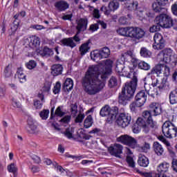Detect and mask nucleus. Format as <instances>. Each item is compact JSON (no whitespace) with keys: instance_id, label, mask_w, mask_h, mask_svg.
Listing matches in <instances>:
<instances>
[{"instance_id":"obj_31","label":"nucleus","mask_w":177,"mask_h":177,"mask_svg":"<svg viewBox=\"0 0 177 177\" xmlns=\"http://www.w3.org/2000/svg\"><path fill=\"white\" fill-rule=\"evenodd\" d=\"M17 75L19 78V82L21 84H24L27 81V76L24 74V71H23V68L19 67L17 70Z\"/></svg>"},{"instance_id":"obj_28","label":"nucleus","mask_w":177,"mask_h":177,"mask_svg":"<svg viewBox=\"0 0 177 177\" xmlns=\"http://www.w3.org/2000/svg\"><path fill=\"white\" fill-rule=\"evenodd\" d=\"M153 149L154 152L158 156H162L164 154V147L158 142H154L153 144Z\"/></svg>"},{"instance_id":"obj_22","label":"nucleus","mask_w":177,"mask_h":177,"mask_svg":"<svg viewBox=\"0 0 177 177\" xmlns=\"http://www.w3.org/2000/svg\"><path fill=\"white\" fill-rule=\"evenodd\" d=\"M120 2H126V6L128 10H137L138 6H139V3L138 1H134L133 0H119Z\"/></svg>"},{"instance_id":"obj_13","label":"nucleus","mask_w":177,"mask_h":177,"mask_svg":"<svg viewBox=\"0 0 177 177\" xmlns=\"http://www.w3.org/2000/svg\"><path fill=\"white\" fill-rule=\"evenodd\" d=\"M117 142L125 145L129 147H135L136 146V140L127 134L122 135L116 138Z\"/></svg>"},{"instance_id":"obj_40","label":"nucleus","mask_w":177,"mask_h":177,"mask_svg":"<svg viewBox=\"0 0 177 177\" xmlns=\"http://www.w3.org/2000/svg\"><path fill=\"white\" fill-rule=\"evenodd\" d=\"M92 124H93V119L92 118V115H89L84 120V127L86 129H88V128H91V127H92Z\"/></svg>"},{"instance_id":"obj_3","label":"nucleus","mask_w":177,"mask_h":177,"mask_svg":"<svg viewBox=\"0 0 177 177\" xmlns=\"http://www.w3.org/2000/svg\"><path fill=\"white\" fill-rule=\"evenodd\" d=\"M165 77L162 78L160 82L158 79H156L151 83L153 87L157 86L160 92H164V91H169L171 89V85L169 82H168V77L171 74V68L167 65H162V72Z\"/></svg>"},{"instance_id":"obj_45","label":"nucleus","mask_w":177,"mask_h":177,"mask_svg":"<svg viewBox=\"0 0 177 177\" xmlns=\"http://www.w3.org/2000/svg\"><path fill=\"white\" fill-rule=\"evenodd\" d=\"M140 53L142 57H150V56H151V53L150 52V50H149L145 47H142L140 48Z\"/></svg>"},{"instance_id":"obj_23","label":"nucleus","mask_w":177,"mask_h":177,"mask_svg":"<svg viewBox=\"0 0 177 177\" xmlns=\"http://www.w3.org/2000/svg\"><path fill=\"white\" fill-rule=\"evenodd\" d=\"M37 52L41 57H49L53 55V50L48 46H44L43 49H39Z\"/></svg>"},{"instance_id":"obj_54","label":"nucleus","mask_w":177,"mask_h":177,"mask_svg":"<svg viewBox=\"0 0 177 177\" xmlns=\"http://www.w3.org/2000/svg\"><path fill=\"white\" fill-rule=\"evenodd\" d=\"M84 118H85V114L80 112L75 120V122L76 124H81V122H82L84 121Z\"/></svg>"},{"instance_id":"obj_29","label":"nucleus","mask_w":177,"mask_h":177,"mask_svg":"<svg viewBox=\"0 0 177 177\" xmlns=\"http://www.w3.org/2000/svg\"><path fill=\"white\" fill-rule=\"evenodd\" d=\"M131 28H132V27L129 26L126 28H119L117 32L119 35H122V37H129L131 38Z\"/></svg>"},{"instance_id":"obj_35","label":"nucleus","mask_w":177,"mask_h":177,"mask_svg":"<svg viewBox=\"0 0 177 177\" xmlns=\"http://www.w3.org/2000/svg\"><path fill=\"white\" fill-rule=\"evenodd\" d=\"M124 61H121V59H118L116 61V65H115V72L119 74V75H121L122 71H124V68H125V66L124 65Z\"/></svg>"},{"instance_id":"obj_64","label":"nucleus","mask_w":177,"mask_h":177,"mask_svg":"<svg viewBox=\"0 0 177 177\" xmlns=\"http://www.w3.org/2000/svg\"><path fill=\"white\" fill-rule=\"evenodd\" d=\"M101 12H103L106 16H109L110 13H111V11L109 10V8H107L105 6H102L100 8Z\"/></svg>"},{"instance_id":"obj_48","label":"nucleus","mask_w":177,"mask_h":177,"mask_svg":"<svg viewBox=\"0 0 177 177\" xmlns=\"http://www.w3.org/2000/svg\"><path fill=\"white\" fill-rule=\"evenodd\" d=\"M52 86V83L46 82L44 83V86L42 87V91L44 93H49L50 92V88Z\"/></svg>"},{"instance_id":"obj_34","label":"nucleus","mask_w":177,"mask_h":177,"mask_svg":"<svg viewBox=\"0 0 177 177\" xmlns=\"http://www.w3.org/2000/svg\"><path fill=\"white\" fill-rule=\"evenodd\" d=\"M7 170L10 174H13L14 177L17 176V172L19 171V168L17 167V165L16 163L13 162L7 166Z\"/></svg>"},{"instance_id":"obj_47","label":"nucleus","mask_w":177,"mask_h":177,"mask_svg":"<svg viewBox=\"0 0 177 177\" xmlns=\"http://www.w3.org/2000/svg\"><path fill=\"white\" fill-rule=\"evenodd\" d=\"M60 89H62V84H60V82H57L53 89L54 95L60 93Z\"/></svg>"},{"instance_id":"obj_53","label":"nucleus","mask_w":177,"mask_h":177,"mask_svg":"<svg viewBox=\"0 0 177 177\" xmlns=\"http://www.w3.org/2000/svg\"><path fill=\"white\" fill-rule=\"evenodd\" d=\"M26 67L28 68V70H32L37 67V62L34 60H30L26 64Z\"/></svg>"},{"instance_id":"obj_55","label":"nucleus","mask_w":177,"mask_h":177,"mask_svg":"<svg viewBox=\"0 0 177 177\" xmlns=\"http://www.w3.org/2000/svg\"><path fill=\"white\" fill-rule=\"evenodd\" d=\"M126 161L130 168L135 167V161L133 160V158L131 156H128L126 158Z\"/></svg>"},{"instance_id":"obj_11","label":"nucleus","mask_w":177,"mask_h":177,"mask_svg":"<svg viewBox=\"0 0 177 177\" xmlns=\"http://www.w3.org/2000/svg\"><path fill=\"white\" fill-rule=\"evenodd\" d=\"M169 171V163L163 162L157 167V173H153V177H171L168 176Z\"/></svg>"},{"instance_id":"obj_2","label":"nucleus","mask_w":177,"mask_h":177,"mask_svg":"<svg viewBox=\"0 0 177 177\" xmlns=\"http://www.w3.org/2000/svg\"><path fill=\"white\" fill-rule=\"evenodd\" d=\"M120 76L131 78V81L127 82L122 87L121 93L118 95V103L122 106H127L128 102L133 99L136 86H138V73L135 72V69L129 66H124Z\"/></svg>"},{"instance_id":"obj_18","label":"nucleus","mask_w":177,"mask_h":177,"mask_svg":"<svg viewBox=\"0 0 177 177\" xmlns=\"http://www.w3.org/2000/svg\"><path fill=\"white\" fill-rule=\"evenodd\" d=\"M86 28H88V19L80 18L78 20L77 25L76 26L77 34H80L81 31H86Z\"/></svg>"},{"instance_id":"obj_61","label":"nucleus","mask_w":177,"mask_h":177,"mask_svg":"<svg viewBox=\"0 0 177 177\" xmlns=\"http://www.w3.org/2000/svg\"><path fill=\"white\" fill-rule=\"evenodd\" d=\"M34 106L35 107L36 110H41V109H42V103H41V101L38 100H35Z\"/></svg>"},{"instance_id":"obj_1","label":"nucleus","mask_w":177,"mask_h":177,"mask_svg":"<svg viewBox=\"0 0 177 177\" xmlns=\"http://www.w3.org/2000/svg\"><path fill=\"white\" fill-rule=\"evenodd\" d=\"M113 60L109 59L104 61V66L102 69L99 65L88 67L82 80V85L88 95H96L104 88V81L113 70Z\"/></svg>"},{"instance_id":"obj_26","label":"nucleus","mask_w":177,"mask_h":177,"mask_svg":"<svg viewBox=\"0 0 177 177\" xmlns=\"http://www.w3.org/2000/svg\"><path fill=\"white\" fill-rule=\"evenodd\" d=\"M60 42L62 45H63V46H68V48H71L72 49L77 46V44L74 42V41L73 40V37L64 38L60 41Z\"/></svg>"},{"instance_id":"obj_4","label":"nucleus","mask_w":177,"mask_h":177,"mask_svg":"<svg viewBox=\"0 0 177 177\" xmlns=\"http://www.w3.org/2000/svg\"><path fill=\"white\" fill-rule=\"evenodd\" d=\"M117 114H118V107L113 106L111 108L109 105L103 106L100 111L101 117H107L106 122L108 124L113 123L114 120L117 118Z\"/></svg>"},{"instance_id":"obj_7","label":"nucleus","mask_w":177,"mask_h":177,"mask_svg":"<svg viewBox=\"0 0 177 177\" xmlns=\"http://www.w3.org/2000/svg\"><path fill=\"white\" fill-rule=\"evenodd\" d=\"M172 17L167 14L161 13L156 16L154 20L156 24H159L162 28H171L172 27Z\"/></svg>"},{"instance_id":"obj_19","label":"nucleus","mask_w":177,"mask_h":177,"mask_svg":"<svg viewBox=\"0 0 177 177\" xmlns=\"http://www.w3.org/2000/svg\"><path fill=\"white\" fill-rule=\"evenodd\" d=\"M55 8L58 10V12H65L68 8H70V4L64 0H60L56 1L54 4Z\"/></svg>"},{"instance_id":"obj_60","label":"nucleus","mask_w":177,"mask_h":177,"mask_svg":"<svg viewBox=\"0 0 177 177\" xmlns=\"http://www.w3.org/2000/svg\"><path fill=\"white\" fill-rule=\"evenodd\" d=\"M131 62L133 64V67H134V68H136V67H138V68H139V67L140 66V64L141 62L140 60H139L136 58H132Z\"/></svg>"},{"instance_id":"obj_41","label":"nucleus","mask_w":177,"mask_h":177,"mask_svg":"<svg viewBox=\"0 0 177 177\" xmlns=\"http://www.w3.org/2000/svg\"><path fill=\"white\" fill-rule=\"evenodd\" d=\"M117 85H118V79L114 76L111 77L108 82L109 88H115Z\"/></svg>"},{"instance_id":"obj_33","label":"nucleus","mask_w":177,"mask_h":177,"mask_svg":"<svg viewBox=\"0 0 177 177\" xmlns=\"http://www.w3.org/2000/svg\"><path fill=\"white\" fill-rule=\"evenodd\" d=\"M133 57V53L131 50H127L122 54L120 60L124 63V62H129V60H132Z\"/></svg>"},{"instance_id":"obj_52","label":"nucleus","mask_w":177,"mask_h":177,"mask_svg":"<svg viewBox=\"0 0 177 177\" xmlns=\"http://www.w3.org/2000/svg\"><path fill=\"white\" fill-rule=\"evenodd\" d=\"M62 133L66 138H67V139H73L74 138L73 132H71V129L70 128H66L65 131L62 132Z\"/></svg>"},{"instance_id":"obj_51","label":"nucleus","mask_w":177,"mask_h":177,"mask_svg":"<svg viewBox=\"0 0 177 177\" xmlns=\"http://www.w3.org/2000/svg\"><path fill=\"white\" fill-rule=\"evenodd\" d=\"M39 116L41 120H48L49 117V109H44L39 113Z\"/></svg>"},{"instance_id":"obj_56","label":"nucleus","mask_w":177,"mask_h":177,"mask_svg":"<svg viewBox=\"0 0 177 177\" xmlns=\"http://www.w3.org/2000/svg\"><path fill=\"white\" fill-rule=\"evenodd\" d=\"M119 24L122 26H127L129 24V20L126 17H120L119 18Z\"/></svg>"},{"instance_id":"obj_57","label":"nucleus","mask_w":177,"mask_h":177,"mask_svg":"<svg viewBox=\"0 0 177 177\" xmlns=\"http://www.w3.org/2000/svg\"><path fill=\"white\" fill-rule=\"evenodd\" d=\"M6 94V88L5 87V84L3 83H0V97H3Z\"/></svg>"},{"instance_id":"obj_38","label":"nucleus","mask_w":177,"mask_h":177,"mask_svg":"<svg viewBox=\"0 0 177 177\" xmlns=\"http://www.w3.org/2000/svg\"><path fill=\"white\" fill-rule=\"evenodd\" d=\"M141 128H142L145 133H149V132H150V128H154V122H152V125L146 122H144V123L142 122Z\"/></svg>"},{"instance_id":"obj_25","label":"nucleus","mask_w":177,"mask_h":177,"mask_svg":"<svg viewBox=\"0 0 177 177\" xmlns=\"http://www.w3.org/2000/svg\"><path fill=\"white\" fill-rule=\"evenodd\" d=\"M89 44H91V40H88L86 42L81 44L79 48V52L81 56H85L88 52L91 50V46H89Z\"/></svg>"},{"instance_id":"obj_20","label":"nucleus","mask_w":177,"mask_h":177,"mask_svg":"<svg viewBox=\"0 0 177 177\" xmlns=\"http://www.w3.org/2000/svg\"><path fill=\"white\" fill-rule=\"evenodd\" d=\"M20 26V21H14L12 24L11 25V33H10V37L11 38V39H12L13 41H19V37L15 36V35L16 34V31H17V28H19V26Z\"/></svg>"},{"instance_id":"obj_9","label":"nucleus","mask_w":177,"mask_h":177,"mask_svg":"<svg viewBox=\"0 0 177 177\" xmlns=\"http://www.w3.org/2000/svg\"><path fill=\"white\" fill-rule=\"evenodd\" d=\"M150 86V84H145L144 88L145 90L140 91L135 97L136 102L140 103L142 106L145 105V103L147 101V95H149V89L147 88Z\"/></svg>"},{"instance_id":"obj_44","label":"nucleus","mask_w":177,"mask_h":177,"mask_svg":"<svg viewBox=\"0 0 177 177\" xmlns=\"http://www.w3.org/2000/svg\"><path fill=\"white\" fill-rule=\"evenodd\" d=\"M169 102L171 104L177 103V91H171L169 94Z\"/></svg>"},{"instance_id":"obj_6","label":"nucleus","mask_w":177,"mask_h":177,"mask_svg":"<svg viewBox=\"0 0 177 177\" xmlns=\"http://www.w3.org/2000/svg\"><path fill=\"white\" fill-rule=\"evenodd\" d=\"M162 132L169 139L177 138V127L171 121H166L162 126Z\"/></svg>"},{"instance_id":"obj_15","label":"nucleus","mask_w":177,"mask_h":177,"mask_svg":"<svg viewBox=\"0 0 177 177\" xmlns=\"http://www.w3.org/2000/svg\"><path fill=\"white\" fill-rule=\"evenodd\" d=\"M108 151L111 156L120 158V156L122 154V145L120 144H115L113 147H109Z\"/></svg>"},{"instance_id":"obj_16","label":"nucleus","mask_w":177,"mask_h":177,"mask_svg":"<svg viewBox=\"0 0 177 177\" xmlns=\"http://www.w3.org/2000/svg\"><path fill=\"white\" fill-rule=\"evenodd\" d=\"M153 115V113L150 111H145L142 113V117L138 118V122H147V124H151V126L153 125V118L151 117Z\"/></svg>"},{"instance_id":"obj_5","label":"nucleus","mask_w":177,"mask_h":177,"mask_svg":"<svg viewBox=\"0 0 177 177\" xmlns=\"http://www.w3.org/2000/svg\"><path fill=\"white\" fill-rule=\"evenodd\" d=\"M172 49L165 48L161 50L158 56H161V62L166 64H169L172 68L176 67L177 64V57L175 55H172Z\"/></svg>"},{"instance_id":"obj_17","label":"nucleus","mask_w":177,"mask_h":177,"mask_svg":"<svg viewBox=\"0 0 177 177\" xmlns=\"http://www.w3.org/2000/svg\"><path fill=\"white\" fill-rule=\"evenodd\" d=\"M149 111L152 115H154L155 117L160 115V114L162 113L161 105L157 102H152L151 104H149Z\"/></svg>"},{"instance_id":"obj_42","label":"nucleus","mask_w":177,"mask_h":177,"mask_svg":"<svg viewBox=\"0 0 177 177\" xmlns=\"http://www.w3.org/2000/svg\"><path fill=\"white\" fill-rule=\"evenodd\" d=\"M142 106L143 105L136 100V102H133L130 104L129 109L132 113H136L138 108L142 107Z\"/></svg>"},{"instance_id":"obj_12","label":"nucleus","mask_w":177,"mask_h":177,"mask_svg":"<svg viewBox=\"0 0 177 177\" xmlns=\"http://www.w3.org/2000/svg\"><path fill=\"white\" fill-rule=\"evenodd\" d=\"M153 44L152 48L156 50H161V49H164L165 48V39L159 32L155 33L153 36Z\"/></svg>"},{"instance_id":"obj_63","label":"nucleus","mask_w":177,"mask_h":177,"mask_svg":"<svg viewBox=\"0 0 177 177\" xmlns=\"http://www.w3.org/2000/svg\"><path fill=\"white\" fill-rule=\"evenodd\" d=\"M88 133H90V135L93 133L94 135H97V136H99V135L102 133V129L99 128H95L93 130L90 131Z\"/></svg>"},{"instance_id":"obj_36","label":"nucleus","mask_w":177,"mask_h":177,"mask_svg":"<svg viewBox=\"0 0 177 177\" xmlns=\"http://www.w3.org/2000/svg\"><path fill=\"white\" fill-rule=\"evenodd\" d=\"M108 8L111 12H115V10L120 8V3H118L117 0H113L109 2Z\"/></svg>"},{"instance_id":"obj_8","label":"nucleus","mask_w":177,"mask_h":177,"mask_svg":"<svg viewBox=\"0 0 177 177\" xmlns=\"http://www.w3.org/2000/svg\"><path fill=\"white\" fill-rule=\"evenodd\" d=\"M110 56V48L104 47L101 50H95L91 53V59L93 62H99L102 59H107Z\"/></svg>"},{"instance_id":"obj_49","label":"nucleus","mask_w":177,"mask_h":177,"mask_svg":"<svg viewBox=\"0 0 177 177\" xmlns=\"http://www.w3.org/2000/svg\"><path fill=\"white\" fill-rule=\"evenodd\" d=\"M71 112L73 117L77 116V114H78V105L77 103L71 104Z\"/></svg>"},{"instance_id":"obj_58","label":"nucleus","mask_w":177,"mask_h":177,"mask_svg":"<svg viewBox=\"0 0 177 177\" xmlns=\"http://www.w3.org/2000/svg\"><path fill=\"white\" fill-rule=\"evenodd\" d=\"M160 30L161 26L160 24L153 25L149 28L150 32H157V31H160Z\"/></svg>"},{"instance_id":"obj_37","label":"nucleus","mask_w":177,"mask_h":177,"mask_svg":"<svg viewBox=\"0 0 177 177\" xmlns=\"http://www.w3.org/2000/svg\"><path fill=\"white\" fill-rule=\"evenodd\" d=\"M132 129L133 133H139L142 129V122H138V119H137L132 126Z\"/></svg>"},{"instance_id":"obj_27","label":"nucleus","mask_w":177,"mask_h":177,"mask_svg":"<svg viewBox=\"0 0 177 177\" xmlns=\"http://www.w3.org/2000/svg\"><path fill=\"white\" fill-rule=\"evenodd\" d=\"M74 87V82L71 78H66L63 85V90L64 92H71L73 91V88Z\"/></svg>"},{"instance_id":"obj_46","label":"nucleus","mask_w":177,"mask_h":177,"mask_svg":"<svg viewBox=\"0 0 177 177\" xmlns=\"http://www.w3.org/2000/svg\"><path fill=\"white\" fill-rule=\"evenodd\" d=\"M138 68H140V70H145V71H148V70H150L151 66L150 64H149L146 62L141 61V62H140V66Z\"/></svg>"},{"instance_id":"obj_62","label":"nucleus","mask_w":177,"mask_h":177,"mask_svg":"<svg viewBox=\"0 0 177 177\" xmlns=\"http://www.w3.org/2000/svg\"><path fill=\"white\" fill-rule=\"evenodd\" d=\"M12 104L13 107H16L17 109H20V107H21V104L20 103V102L17 101L15 98L12 99Z\"/></svg>"},{"instance_id":"obj_30","label":"nucleus","mask_w":177,"mask_h":177,"mask_svg":"<svg viewBox=\"0 0 177 177\" xmlns=\"http://www.w3.org/2000/svg\"><path fill=\"white\" fill-rule=\"evenodd\" d=\"M150 163L149 160V158L146 157L145 155H142L138 158V164L140 165V167H143L144 168H146L149 167V164Z\"/></svg>"},{"instance_id":"obj_24","label":"nucleus","mask_w":177,"mask_h":177,"mask_svg":"<svg viewBox=\"0 0 177 177\" xmlns=\"http://www.w3.org/2000/svg\"><path fill=\"white\" fill-rule=\"evenodd\" d=\"M3 75L4 78H12L13 77V65L8 64L4 67Z\"/></svg>"},{"instance_id":"obj_10","label":"nucleus","mask_w":177,"mask_h":177,"mask_svg":"<svg viewBox=\"0 0 177 177\" xmlns=\"http://www.w3.org/2000/svg\"><path fill=\"white\" fill-rule=\"evenodd\" d=\"M132 117L129 113H121L116 119V123L122 128H127L131 124Z\"/></svg>"},{"instance_id":"obj_50","label":"nucleus","mask_w":177,"mask_h":177,"mask_svg":"<svg viewBox=\"0 0 177 177\" xmlns=\"http://www.w3.org/2000/svg\"><path fill=\"white\" fill-rule=\"evenodd\" d=\"M28 125L29 127V129H30L28 131L29 133H35L37 128V125H35L33 122H28Z\"/></svg>"},{"instance_id":"obj_32","label":"nucleus","mask_w":177,"mask_h":177,"mask_svg":"<svg viewBox=\"0 0 177 177\" xmlns=\"http://www.w3.org/2000/svg\"><path fill=\"white\" fill-rule=\"evenodd\" d=\"M162 65L163 64H157L154 67L152 68L151 72L148 73L149 75H154L156 74L157 77H159L160 74H162Z\"/></svg>"},{"instance_id":"obj_14","label":"nucleus","mask_w":177,"mask_h":177,"mask_svg":"<svg viewBox=\"0 0 177 177\" xmlns=\"http://www.w3.org/2000/svg\"><path fill=\"white\" fill-rule=\"evenodd\" d=\"M130 31V38L140 39V38H143V37H145V30L140 28L131 27Z\"/></svg>"},{"instance_id":"obj_39","label":"nucleus","mask_w":177,"mask_h":177,"mask_svg":"<svg viewBox=\"0 0 177 177\" xmlns=\"http://www.w3.org/2000/svg\"><path fill=\"white\" fill-rule=\"evenodd\" d=\"M39 37L37 36L30 37V42L29 43L30 46H32V48H37V46H39Z\"/></svg>"},{"instance_id":"obj_21","label":"nucleus","mask_w":177,"mask_h":177,"mask_svg":"<svg viewBox=\"0 0 177 177\" xmlns=\"http://www.w3.org/2000/svg\"><path fill=\"white\" fill-rule=\"evenodd\" d=\"M63 65L60 64H53L51 66V75L53 77H57L63 74Z\"/></svg>"},{"instance_id":"obj_59","label":"nucleus","mask_w":177,"mask_h":177,"mask_svg":"<svg viewBox=\"0 0 177 177\" xmlns=\"http://www.w3.org/2000/svg\"><path fill=\"white\" fill-rule=\"evenodd\" d=\"M55 116L57 115V117H63V115H64L66 113L62 111V107L58 106L55 110Z\"/></svg>"},{"instance_id":"obj_43","label":"nucleus","mask_w":177,"mask_h":177,"mask_svg":"<svg viewBox=\"0 0 177 177\" xmlns=\"http://www.w3.org/2000/svg\"><path fill=\"white\" fill-rule=\"evenodd\" d=\"M162 6H165L160 5L158 3V1L153 3L152 4V8H153V12H155L156 13H160V12H161L163 9H165Z\"/></svg>"}]
</instances>
